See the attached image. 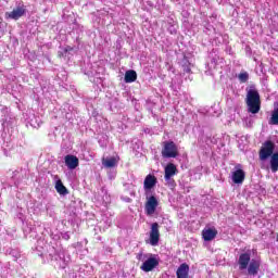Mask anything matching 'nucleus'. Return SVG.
Segmentation results:
<instances>
[{
	"instance_id": "obj_28",
	"label": "nucleus",
	"mask_w": 278,
	"mask_h": 278,
	"mask_svg": "<svg viewBox=\"0 0 278 278\" xmlns=\"http://www.w3.org/2000/svg\"><path fill=\"white\" fill-rule=\"evenodd\" d=\"M274 105H278V103H277V102H275V103H274Z\"/></svg>"
},
{
	"instance_id": "obj_5",
	"label": "nucleus",
	"mask_w": 278,
	"mask_h": 278,
	"mask_svg": "<svg viewBox=\"0 0 278 278\" xmlns=\"http://www.w3.org/2000/svg\"><path fill=\"white\" fill-rule=\"evenodd\" d=\"M150 244L152 247H157V244H160V224H157L156 222L151 224Z\"/></svg>"
},
{
	"instance_id": "obj_2",
	"label": "nucleus",
	"mask_w": 278,
	"mask_h": 278,
	"mask_svg": "<svg viewBox=\"0 0 278 278\" xmlns=\"http://www.w3.org/2000/svg\"><path fill=\"white\" fill-rule=\"evenodd\" d=\"M161 155L165 159L177 157L179 155L177 143L175 141H164Z\"/></svg>"
},
{
	"instance_id": "obj_10",
	"label": "nucleus",
	"mask_w": 278,
	"mask_h": 278,
	"mask_svg": "<svg viewBox=\"0 0 278 278\" xmlns=\"http://www.w3.org/2000/svg\"><path fill=\"white\" fill-rule=\"evenodd\" d=\"M216 236H218L216 228H205L202 230V238L205 242H212Z\"/></svg>"
},
{
	"instance_id": "obj_14",
	"label": "nucleus",
	"mask_w": 278,
	"mask_h": 278,
	"mask_svg": "<svg viewBox=\"0 0 278 278\" xmlns=\"http://www.w3.org/2000/svg\"><path fill=\"white\" fill-rule=\"evenodd\" d=\"M177 175V166L173 163H168L165 167V181H170L172 177H175Z\"/></svg>"
},
{
	"instance_id": "obj_11",
	"label": "nucleus",
	"mask_w": 278,
	"mask_h": 278,
	"mask_svg": "<svg viewBox=\"0 0 278 278\" xmlns=\"http://www.w3.org/2000/svg\"><path fill=\"white\" fill-rule=\"evenodd\" d=\"M65 166H67L70 170H75V168L79 166V159L75 155L67 154L65 156Z\"/></svg>"
},
{
	"instance_id": "obj_18",
	"label": "nucleus",
	"mask_w": 278,
	"mask_h": 278,
	"mask_svg": "<svg viewBox=\"0 0 278 278\" xmlns=\"http://www.w3.org/2000/svg\"><path fill=\"white\" fill-rule=\"evenodd\" d=\"M54 188L56 192L59 194H62L63 197H65V194H68V189L66 188V186H64V184L62 182V179H59L55 181Z\"/></svg>"
},
{
	"instance_id": "obj_23",
	"label": "nucleus",
	"mask_w": 278,
	"mask_h": 278,
	"mask_svg": "<svg viewBox=\"0 0 278 278\" xmlns=\"http://www.w3.org/2000/svg\"><path fill=\"white\" fill-rule=\"evenodd\" d=\"M170 88H172V90H174L175 92H177V86H175V84L172 83Z\"/></svg>"
},
{
	"instance_id": "obj_27",
	"label": "nucleus",
	"mask_w": 278,
	"mask_h": 278,
	"mask_svg": "<svg viewBox=\"0 0 278 278\" xmlns=\"http://www.w3.org/2000/svg\"><path fill=\"white\" fill-rule=\"evenodd\" d=\"M241 166H242V165L238 164V165L236 166V168H241Z\"/></svg>"
},
{
	"instance_id": "obj_22",
	"label": "nucleus",
	"mask_w": 278,
	"mask_h": 278,
	"mask_svg": "<svg viewBox=\"0 0 278 278\" xmlns=\"http://www.w3.org/2000/svg\"><path fill=\"white\" fill-rule=\"evenodd\" d=\"M261 105H249L248 112L251 114H257L260 112Z\"/></svg>"
},
{
	"instance_id": "obj_29",
	"label": "nucleus",
	"mask_w": 278,
	"mask_h": 278,
	"mask_svg": "<svg viewBox=\"0 0 278 278\" xmlns=\"http://www.w3.org/2000/svg\"><path fill=\"white\" fill-rule=\"evenodd\" d=\"M211 110H214V106H211Z\"/></svg>"
},
{
	"instance_id": "obj_25",
	"label": "nucleus",
	"mask_w": 278,
	"mask_h": 278,
	"mask_svg": "<svg viewBox=\"0 0 278 278\" xmlns=\"http://www.w3.org/2000/svg\"><path fill=\"white\" fill-rule=\"evenodd\" d=\"M185 73H190V67L185 68Z\"/></svg>"
},
{
	"instance_id": "obj_20",
	"label": "nucleus",
	"mask_w": 278,
	"mask_h": 278,
	"mask_svg": "<svg viewBox=\"0 0 278 278\" xmlns=\"http://www.w3.org/2000/svg\"><path fill=\"white\" fill-rule=\"evenodd\" d=\"M269 125H278V108L271 111V116L269 118Z\"/></svg>"
},
{
	"instance_id": "obj_21",
	"label": "nucleus",
	"mask_w": 278,
	"mask_h": 278,
	"mask_svg": "<svg viewBox=\"0 0 278 278\" xmlns=\"http://www.w3.org/2000/svg\"><path fill=\"white\" fill-rule=\"evenodd\" d=\"M238 80L240 81V84H247V81H249V72H241L240 74H238Z\"/></svg>"
},
{
	"instance_id": "obj_1",
	"label": "nucleus",
	"mask_w": 278,
	"mask_h": 278,
	"mask_svg": "<svg viewBox=\"0 0 278 278\" xmlns=\"http://www.w3.org/2000/svg\"><path fill=\"white\" fill-rule=\"evenodd\" d=\"M247 98L245 103L247 105H262V100L260 97V91H257V87L255 85H249L245 88Z\"/></svg>"
},
{
	"instance_id": "obj_16",
	"label": "nucleus",
	"mask_w": 278,
	"mask_h": 278,
	"mask_svg": "<svg viewBox=\"0 0 278 278\" xmlns=\"http://www.w3.org/2000/svg\"><path fill=\"white\" fill-rule=\"evenodd\" d=\"M190 273V266L187 263L180 264L176 271L177 278H188V275Z\"/></svg>"
},
{
	"instance_id": "obj_19",
	"label": "nucleus",
	"mask_w": 278,
	"mask_h": 278,
	"mask_svg": "<svg viewBox=\"0 0 278 278\" xmlns=\"http://www.w3.org/2000/svg\"><path fill=\"white\" fill-rule=\"evenodd\" d=\"M270 168H271V173H277L278 172V152L274 153L270 156Z\"/></svg>"
},
{
	"instance_id": "obj_12",
	"label": "nucleus",
	"mask_w": 278,
	"mask_h": 278,
	"mask_svg": "<svg viewBox=\"0 0 278 278\" xmlns=\"http://www.w3.org/2000/svg\"><path fill=\"white\" fill-rule=\"evenodd\" d=\"M25 15V7H17L13 11L7 13L8 18H11L12 21H18L21 16Z\"/></svg>"
},
{
	"instance_id": "obj_26",
	"label": "nucleus",
	"mask_w": 278,
	"mask_h": 278,
	"mask_svg": "<svg viewBox=\"0 0 278 278\" xmlns=\"http://www.w3.org/2000/svg\"><path fill=\"white\" fill-rule=\"evenodd\" d=\"M71 47L65 48V53L68 52Z\"/></svg>"
},
{
	"instance_id": "obj_15",
	"label": "nucleus",
	"mask_w": 278,
	"mask_h": 278,
	"mask_svg": "<svg viewBox=\"0 0 278 278\" xmlns=\"http://www.w3.org/2000/svg\"><path fill=\"white\" fill-rule=\"evenodd\" d=\"M245 177L247 174L242 170V168H238L232 173L233 184H244Z\"/></svg>"
},
{
	"instance_id": "obj_9",
	"label": "nucleus",
	"mask_w": 278,
	"mask_h": 278,
	"mask_svg": "<svg viewBox=\"0 0 278 278\" xmlns=\"http://www.w3.org/2000/svg\"><path fill=\"white\" fill-rule=\"evenodd\" d=\"M238 264L240 270H247V268H249V264H251V253L240 254Z\"/></svg>"
},
{
	"instance_id": "obj_13",
	"label": "nucleus",
	"mask_w": 278,
	"mask_h": 278,
	"mask_svg": "<svg viewBox=\"0 0 278 278\" xmlns=\"http://www.w3.org/2000/svg\"><path fill=\"white\" fill-rule=\"evenodd\" d=\"M118 162H121V156H113L110 159H102V166L104 168H115V166H118Z\"/></svg>"
},
{
	"instance_id": "obj_7",
	"label": "nucleus",
	"mask_w": 278,
	"mask_h": 278,
	"mask_svg": "<svg viewBox=\"0 0 278 278\" xmlns=\"http://www.w3.org/2000/svg\"><path fill=\"white\" fill-rule=\"evenodd\" d=\"M155 186H157V177H155L153 174L147 175L143 181V189L153 190Z\"/></svg>"
},
{
	"instance_id": "obj_4",
	"label": "nucleus",
	"mask_w": 278,
	"mask_h": 278,
	"mask_svg": "<svg viewBox=\"0 0 278 278\" xmlns=\"http://www.w3.org/2000/svg\"><path fill=\"white\" fill-rule=\"evenodd\" d=\"M157 205H160V202L157 201V198L155 195L147 197V202L144 206L147 216H153V214H155V211L157 210Z\"/></svg>"
},
{
	"instance_id": "obj_6",
	"label": "nucleus",
	"mask_w": 278,
	"mask_h": 278,
	"mask_svg": "<svg viewBox=\"0 0 278 278\" xmlns=\"http://www.w3.org/2000/svg\"><path fill=\"white\" fill-rule=\"evenodd\" d=\"M157 266H160V261H157V258L155 257H150L146 262H143L140 268L141 270H143V273H151V270L157 268Z\"/></svg>"
},
{
	"instance_id": "obj_3",
	"label": "nucleus",
	"mask_w": 278,
	"mask_h": 278,
	"mask_svg": "<svg viewBox=\"0 0 278 278\" xmlns=\"http://www.w3.org/2000/svg\"><path fill=\"white\" fill-rule=\"evenodd\" d=\"M275 154V142L267 140L265 141L260 151H258V159L261 162H266L268 157H271Z\"/></svg>"
},
{
	"instance_id": "obj_24",
	"label": "nucleus",
	"mask_w": 278,
	"mask_h": 278,
	"mask_svg": "<svg viewBox=\"0 0 278 278\" xmlns=\"http://www.w3.org/2000/svg\"><path fill=\"white\" fill-rule=\"evenodd\" d=\"M170 34H177V30L175 28H172Z\"/></svg>"
},
{
	"instance_id": "obj_8",
	"label": "nucleus",
	"mask_w": 278,
	"mask_h": 278,
	"mask_svg": "<svg viewBox=\"0 0 278 278\" xmlns=\"http://www.w3.org/2000/svg\"><path fill=\"white\" fill-rule=\"evenodd\" d=\"M260 266H262V262H260V260L252 258L248 265V275L255 277V275L260 273Z\"/></svg>"
},
{
	"instance_id": "obj_17",
	"label": "nucleus",
	"mask_w": 278,
	"mask_h": 278,
	"mask_svg": "<svg viewBox=\"0 0 278 278\" xmlns=\"http://www.w3.org/2000/svg\"><path fill=\"white\" fill-rule=\"evenodd\" d=\"M136 79H138V73H136V71L134 70L126 71L124 76L125 84H134Z\"/></svg>"
}]
</instances>
